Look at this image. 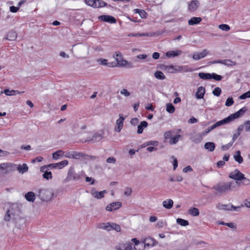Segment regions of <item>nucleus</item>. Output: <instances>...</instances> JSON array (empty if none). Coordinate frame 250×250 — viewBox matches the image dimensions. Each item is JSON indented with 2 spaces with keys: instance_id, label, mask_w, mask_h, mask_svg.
I'll use <instances>...</instances> for the list:
<instances>
[{
  "instance_id": "nucleus-22",
  "label": "nucleus",
  "mask_w": 250,
  "mask_h": 250,
  "mask_svg": "<svg viewBox=\"0 0 250 250\" xmlns=\"http://www.w3.org/2000/svg\"><path fill=\"white\" fill-rule=\"evenodd\" d=\"M232 205L229 204L228 205L218 204L217 206V208L219 209H223L225 210L231 211L232 210Z\"/></svg>"
},
{
  "instance_id": "nucleus-63",
  "label": "nucleus",
  "mask_w": 250,
  "mask_h": 250,
  "mask_svg": "<svg viewBox=\"0 0 250 250\" xmlns=\"http://www.w3.org/2000/svg\"><path fill=\"white\" fill-rule=\"evenodd\" d=\"M225 161H218L216 165H217V167H218V168H221L224 165H225Z\"/></svg>"
},
{
  "instance_id": "nucleus-29",
  "label": "nucleus",
  "mask_w": 250,
  "mask_h": 250,
  "mask_svg": "<svg viewBox=\"0 0 250 250\" xmlns=\"http://www.w3.org/2000/svg\"><path fill=\"white\" fill-rule=\"evenodd\" d=\"M188 213L190 215L195 217L199 215V210L196 208H191L188 211Z\"/></svg>"
},
{
  "instance_id": "nucleus-27",
  "label": "nucleus",
  "mask_w": 250,
  "mask_h": 250,
  "mask_svg": "<svg viewBox=\"0 0 250 250\" xmlns=\"http://www.w3.org/2000/svg\"><path fill=\"white\" fill-rule=\"evenodd\" d=\"M148 125L146 121H142L140 124L138 126L137 133L138 134L142 133L144 128L147 127Z\"/></svg>"
},
{
  "instance_id": "nucleus-31",
  "label": "nucleus",
  "mask_w": 250,
  "mask_h": 250,
  "mask_svg": "<svg viewBox=\"0 0 250 250\" xmlns=\"http://www.w3.org/2000/svg\"><path fill=\"white\" fill-rule=\"evenodd\" d=\"M3 92L7 96H13L15 95L16 94H20L21 93H22L23 92H20L18 90H9V89H5Z\"/></svg>"
},
{
  "instance_id": "nucleus-18",
  "label": "nucleus",
  "mask_w": 250,
  "mask_h": 250,
  "mask_svg": "<svg viewBox=\"0 0 250 250\" xmlns=\"http://www.w3.org/2000/svg\"><path fill=\"white\" fill-rule=\"evenodd\" d=\"M154 242H156L153 239L151 238H147L144 240L143 243L142 244V245L144 247H149L150 246L153 247L155 245Z\"/></svg>"
},
{
  "instance_id": "nucleus-59",
  "label": "nucleus",
  "mask_w": 250,
  "mask_h": 250,
  "mask_svg": "<svg viewBox=\"0 0 250 250\" xmlns=\"http://www.w3.org/2000/svg\"><path fill=\"white\" fill-rule=\"evenodd\" d=\"M192 170H193V169H192V167L190 166H189L185 167L183 169V172H185V173H187L188 171L191 172Z\"/></svg>"
},
{
  "instance_id": "nucleus-44",
  "label": "nucleus",
  "mask_w": 250,
  "mask_h": 250,
  "mask_svg": "<svg viewBox=\"0 0 250 250\" xmlns=\"http://www.w3.org/2000/svg\"><path fill=\"white\" fill-rule=\"evenodd\" d=\"M220 224L229 227L231 229H235L236 226L233 223H225L224 222H220Z\"/></svg>"
},
{
  "instance_id": "nucleus-47",
  "label": "nucleus",
  "mask_w": 250,
  "mask_h": 250,
  "mask_svg": "<svg viewBox=\"0 0 250 250\" xmlns=\"http://www.w3.org/2000/svg\"><path fill=\"white\" fill-rule=\"evenodd\" d=\"M132 190V188L130 187H126L125 188V191H124V195L126 196H129L131 195Z\"/></svg>"
},
{
  "instance_id": "nucleus-46",
  "label": "nucleus",
  "mask_w": 250,
  "mask_h": 250,
  "mask_svg": "<svg viewBox=\"0 0 250 250\" xmlns=\"http://www.w3.org/2000/svg\"><path fill=\"white\" fill-rule=\"evenodd\" d=\"M234 103L233 98L232 97L228 98L226 102L225 105L227 106H229L232 105Z\"/></svg>"
},
{
  "instance_id": "nucleus-1",
  "label": "nucleus",
  "mask_w": 250,
  "mask_h": 250,
  "mask_svg": "<svg viewBox=\"0 0 250 250\" xmlns=\"http://www.w3.org/2000/svg\"><path fill=\"white\" fill-rule=\"evenodd\" d=\"M247 109L246 107H244L239 110L238 111L235 112L234 114H231L229 115L227 118L219 121L212 125L209 126L208 129L205 130L203 134L204 135L207 134L209 133L210 131L214 129L216 127L219 126L220 125L229 124V123L232 122L234 119L239 118L241 115H242L245 112L247 111Z\"/></svg>"
},
{
  "instance_id": "nucleus-12",
  "label": "nucleus",
  "mask_w": 250,
  "mask_h": 250,
  "mask_svg": "<svg viewBox=\"0 0 250 250\" xmlns=\"http://www.w3.org/2000/svg\"><path fill=\"white\" fill-rule=\"evenodd\" d=\"M208 54V51L207 49H204L200 52H196L193 55V59L195 60H199L204 58Z\"/></svg>"
},
{
  "instance_id": "nucleus-26",
  "label": "nucleus",
  "mask_w": 250,
  "mask_h": 250,
  "mask_svg": "<svg viewBox=\"0 0 250 250\" xmlns=\"http://www.w3.org/2000/svg\"><path fill=\"white\" fill-rule=\"evenodd\" d=\"M202 21L200 17H193L188 21V23L190 25H193L199 23Z\"/></svg>"
},
{
  "instance_id": "nucleus-43",
  "label": "nucleus",
  "mask_w": 250,
  "mask_h": 250,
  "mask_svg": "<svg viewBox=\"0 0 250 250\" xmlns=\"http://www.w3.org/2000/svg\"><path fill=\"white\" fill-rule=\"evenodd\" d=\"M42 177L47 180L51 179L52 178V173L51 171H47L43 174Z\"/></svg>"
},
{
  "instance_id": "nucleus-40",
  "label": "nucleus",
  "mask_w": 250,
  "mask_h": 250,
  "mask_svg": "<svg viewBox=\"0 0 250 250\" xmlns=\"http://www.w3.org/2000/svg\"><path fill=\"white\" fill-rule=\"evenodd\" d=\"M58 169H62L68 164V161L66 160H63L60 162L57 163Z\"/></svg>"
},
{
  "instance_id": "nucleus-24",
  "label": "nucleus",
  "mask_w": 250,
  "mask_h": 250,
  "mask_svg": "<svg viewBox=\"0 0 250 250\" xmlns=\"http://www.w3.org/2000/svg\"><path fill=\"white\" fill-rule=\"evenodd\" d=\"M17 37V33L15 31H11L8 33L5 39L9 41H14L16 39Z\"/></svg>"
},
{
  "instance_id": "nucleus-56",
  "label": "nucleus",
  "mask_w": 250,
  "mask_h": 250,
  "mask_svg": "<svg viewBox=\"0 0 250 250\" xmlns=\"http://www.w3.org/2000/svg\"><path fill=\"white\" fill-rule=\"evenodd\" d=\"M49 169V168L47 167V165L42 166L40 168V171L43 173L48 171Z\"/></svg>"
},
{
  "instance_id": "nucleus-32",
  "label": "nucleus",
  "mask_w": 250,
  "mask_h": 250,
  "mask_svg": "<svg viewBox=\"0 0 250 250\" xmlns=\"http://www.w3.org/2000/svg\"><path fill=\"white\" fill-rule=\"evenodd\" d=\"M154 75V77L158 80H164L166 79V77L164 75V73L162 71H156L155 72Z\"/></svg>"
},
{
  "instance_id": "nucleus-62",
  "label": "nucleus",
  "mask_w": 250,
  "mask_h": 250,
  "mask_svg": "<svg viewBox=\"0 0 250 250\" xmlns=\"http://www.w3.org/2000/svg\"><path fill=\"white\" fill-rule=\"evenodd\" d=\"M139 14L140 16L142 18H146V13L144 10H141V11H140Z\"/></svg>"
},
{
  "instance_id": "nucleus-17",
  "label": "nucleus",
  "mask_w": 250,
  "mask_h": 250,
  "mask_svg": "<svg viewBox=\"0 0 250 250\" xmlns=\"http://www.w3.org/2000/svg\"><path fill=\"white\" fill-rule=\"evenodd\" d=\"M97 61L101 65L107 66L109 67H116V65L114 62H108L107 60L104 59H98Z\"/></svg>"
},
{
  "instance_id": "nucleus-2",
  "label": "nucleus",
  "mask_w": 250,
  "mask_h": 250,
  "mask_svg": "<svg viewBox=\"0 0 250 250\" xmlns=\"http://www.w3.org/2000/svg\"><path fill=\"white\" fill-rule=\"evenodd\" d=\"M232 183V182L219 183L214 186L212 189L216 190L217 192V193L219 194L225 193L230 189Z\"/></svg>"
},
{
  "instance_id": "nucleus-37",
  "label": "nucleus",
  "mask_w": 250,
  "mask_h": 250,
  "mask_svg": "<svg viewBox=\"0 0 250 250\" xmlns=\"http://www.w3.org/2000/svg\"><path fill=\"white\" fill-rule=\"evenodd\" d=\"M175 107L171 103H168L166 104V110L169 113L172 114L175 111Z\"/></svg>"
},
{
  "instance_id": "nucleus-45",
  "label": "nucleus",
  "mask_w": 250,
  "mask_h": 250,
  "mask_svg": "<svg viewBox=\"0 0 250 250\" xmlns=\"http://www.w3.org/2000/svg\"><path fill=\"white\" fill-rule=\"evenodd\" d=\"M219 28L223 31H228L230 29L229 26L226 24H222L219 25Z\"/></svg>"
},
{
  "instance_id": "nucleus-38",
  "label": "nucleus",
  "mask_w": 250,
  "mask_h": 250,
  "mask_svg": "<svg viewBox=\"0 0 250 250\" xmlns=\"http://www.w3.org/2000/svg\"><path fill=\"white\" fill-rule=\"evenodd\" d=\"M176 222L178 224L182 226H187L189 224V223L187 220L182 218L177 219Z\"/></svg>"
},
{
  "instance_id": "nucleus-49",
  "label": "nucleus",
  "mask_w": 250,
  "mask_h": 250,
  "mask_svg": "<svg viewBox=\"0 0 250 250\" xmlns=\"http://www.w3.org/2000/svg\"><path fill=\"white\" fill-rule=\"evenodd\" d=\"M241 183L242 184L245 186H248L250 184V180L245 177V175H244L243 179H241Z\"/></svg>"
},
{
  "instance_id": "nucleus-6",
  "label": "nucleus",
  "mask_w": 250,
  "mask_h": 250,
  "mask_svg": "<svg viewBox=\"0 0 250 250\" xmlns=\"http://www.w3.org/2000/svg\"><path fill=\"white\" fill-rule=\"evenodd\" d=\"M39 196L43 201H48L53 196V192L49 189H39L38 191Z\"/></svg>"
},
{
  "instance_id": "nucleus-42",
  "label": "nucleus",
  "mask_w": 250,
  "mask_h": 250,
  "mask_svg": "<svg viewBox=\"0 0 250 250\" xmlns=\"http://www.w3.org/2000/svg\"><path fill=\"white\" fill-rule=\"evenodd\" d=\"M212 79L215 81H220L222 80V77L221 75H218L214 73H212L211 74V79Z\"/></svg>"
},
{
  "instance_id": "nucleus-28",
  "label": "nucleus",
  "mask_w": 250,
  "mask_h": 250,
  "mask_svg": "<svg viewBox=\"0 0 250 250\" xmlns=\"http://www.w3.org/2000/svg\"><path fill=\"white\" fill-rule=\"evenodd\" d=\"M102 139V136L100 134L95 133L92 136V138L88 139L86 140L85 141L95 142L99 141Z\"/></svg>"
},
{
  "instance_id": "nucleus-15",
  "label": "nucleus",
  "mask_w": 250,
  "mask_h": 250,
  "mask_svg": "<svg viewBox=\"0 0 250 250\" xmlns=\"http://www.w3.org/2000/svg\"><path fill=\"white\" fill-rule=\"evenodd\" d=\"M199 5V2L197 0H192L188 5V9L190 12L195 11Z\"/></svg>"
},
{
  "instance_id": "nucleus-64",
  "label": "nucleus",
  "mask_w": 250,
  "mask_h": 250,
  "mask_svg": "<svg viewBox=\"0 0 250 250\" xmlns=\"http://www.w3.org/2000/svg\"><path fill=\"white\" fill-rule=\"evenodd\" d=\"M244 204L247 207L250 208V198L245 200Z\"/></svg>"
},
{
  "instance_id": "nucleus-57",
  "label": "nucleus",
  "mask_w": 250,
  "mask_h": 250,
  "mask_svg": "<svg viewBox=\"0 0 250 250\" xmlns=\"http://www.w3.org/2000/svg\"><path fill=\"white\" fill-rule=\"evenodd\" d=\"M152 145L153 146H157L158 142L157 141H149L146 143V146Z\"/></svg>"
},
{
  "instance_id": "nucleus-48",
  "label": "nucleus",
  "mask_w": 250,
  "mask_h": 250,
  "mask_svg": "<svg viewBox=\"0 0 250 250\" xmlns=\"http://www.w3.org/2000/svg\"><path fill=\"white\" fill-rule=\"evenodd\" d=\"M221 93V89L220 87H216L212 91V93L214 96H219Z\"/></svg>"
},
{
  "instance_id": "nucleus-3",
  "label": "nucleus",
  "mask_w": 250,
  "mask_h": 250,
  "mask_svg": "<svg viewBox=\"0 0 250 250\" xmlns=\"http://www.w3.org/2000/svg\"><path fill=\"white\" fill-rule=\"evenodd\" d=\"M17 169V165L12 163H2L0 164V176L11 173Z\"/></svg>"
},
{
  "instance_id": "nucleus-61",
  "label": "nucleus",
  "mask_w": 250,
  "mask_h": 250,
  "mask_svg": "<svg viewBox=\"0 0 250 250\" xmlns=\"http://www.w3.org/2000/svg\"><path fill=\"white\" fill-rule=\"evenodd\" d=\"M133 244L131 243H128L127 244L125 248V250H131L132 249Z\"/></svg>"
},
{
  "instance_id": "nucleus-9",
  "label": "nucleus",
  "mask_w": 250,
  "mask_h": 250,
  "mask_svg": "<svg viewBox=\"0 0 250 250\" xmlns=\"http://www.w3.org/2000/svg\"><path fill=\"white\" fill-rule=\"evenodd\" d=\"M244 174L241 173L238 169H235L233 171L231 172L229 175V177L232 179L236 181H240L243 179Z\"/></svg>"
},
{
  "instance_id": "nucleus-54",
  "label": "nucleus",
  "mask_w": 250,
  "mask_h": 250,
  "mask_svg": "<svg viewBox=\"0 0 250 250\" xmlns=\"http://www.w3.org/2000/svg\"><path fill=\"white\" fill-rule=\"evenodd\" d=\"M10 212V211L9 209L7 210L6 213L4 218V220L5 221H10V215H11V213Z\"/></svg>"
},
{
  "instance_id": "nucleus-23",
  "label": "nucleus",
  "mask_w": 250,
  "mask_h": 250,
  "mask_svg": "<svg viewBox=\"0 0 250 250\" xmlns=\"http://www.w3.org/2000/svg\"><path fill=\"white\" fill-rule=\"evenodd\" d=\"M24 197L27 201L31 202H33L36 199L34 193L32 191H29L26 193Z\"/></svg>"
},
{
  "instance_id": "nucleus-21",
  "label": "nucleus",
  "mask_w": 250,
  "mask_h": 250,
  "mask_svg": "<svg viewBox=\"0 0 250 250\" xmlns=\"http://www.w3.org/2000/svg\"><path fill=\"white\" fill-rule=\"evenodd\" d=\"M193 70V68L188 65L179 66L177 68V71L180 72H192Z\"/></svg>"
},
{
  "instance_id": "nucleus-19",
  "label": "nucleus",
  "mask_w": 250,
  "mask_h": 250,
  "mask_svg": "<svg viewBox=\"0 0 250 250\" xmlns=\"http://www.w3.org/2000/svg\"><path fill=\"white\" fill-rule=\"evenodd\" d=\"M17 170H18L20 173L23 174L28 171V167L26 164L17 165Z\"/></svg>"
},
{
  "instance_id": "nucleus-7",
  "label": "nucleus",
  "mask_w": 250,
  "mask_h": 250,
  "mask_svg": "<svg viewBox=\"0 0 250 250\" xmlns=\"http://www.w3.org/2000/svg\"><path fill=\"white\" fill-rule=\"evenodd\" d=\"M84 2L87 5L94 8H102L107 5V4L102 0H84Z\"/></svg>"
},
{
  "instance_id": "nucleus-13",
  "label": "nucleus",
  "mask_w": 250,
  "mask_h": 250,
  "mask_svg": "<svg viewBox=\"0 0 250 250\" xmlns=\"http://www.w3.org/2000/svg\"><path fill=\"white\" fill-rule=\"evenodd\" d=\"M98 19L101 21L111 23H115L116 22V19L113 16L109 15H102L99 16Z\"/></svg>"
},
{
  "instance_id": "nucleus-8",
  "label": "nucleus",
  "mask_w": 250,
  "mask_h": 250,
  "mask_svg": "<svg viewBox=\"0 0 250 250\" xmlns=\"http://www.w3.org/2000/svg\"><path fill=\"white\" fill-rule=\"evenodd\" d=\"M83 172L76 173L73 169H70L67 173V178L69 180L78 181L83 177Z\"/></svg>"
},
{
  "instance_id": "nucleus-14",
  "label": "nucleus",
  "mask_w": 250,
  "mask_h": 250,
  "mask_svg": "<svg viewBox=\"0 0 250 250\" xmlns=\"http://www.w3.org/2000/svg\"><path fill=\"white\" fill-rule=\"evenodd\" d=\"M121 206L122 203L120 202H113L106 207V210L108 211H112L113 210L119 208Z\"/></svg>"
},
{
  "instance_id": "nucleus-50",
  "label": "nucleus",
  "mask_w": 250,
  "mask_h": 250,
  "mask_svg": "<svg viewBox=\"0 0 250 250\" xmlns=\"http://www.w3.org/2000/svg\"><path fill=\"white\" fill-rule=\"evenodd\" d=\"M247 98H250V91H249L239 97V99L241 100L245 99Z\"/></svg>"
},
{
  "instance_id": "nucleus-51",
  "label": "nucleus",
  "mask_w": 250,
  "mask_h": 250,
  "mask_svg": "<svg viewBox=\"0 0 250 250\" xmlns=\"http://www.w3.org/2000/svg\"><path fill=\"white\" fill-rule=\"evenodd\" d=\"M121 94L125 96V97H128L130 95V93L126 89H123L120 91Z\"/></svg>"
},
{
  "instance_id": "nucleus-39",
  "label": "nucleus",
  "mask_w": 250,
  "mask_h": 250,
  "mask_svg": "<svg viewBox=\"0 0 250 250\" xmlns=\"http://www.w3.org/2000/svg\"><path fill=\"white\" fill-rule=\"evenodd\" d=\"M183 177L180 175H175L171 176L169 181L170 182H181L183 180Z\"/></svg>"
},
{
  "instance_id": "nucleus-25",
  "label": "nucleus",
  "mask_w": 250,
  "mask_h": 250,
  "mask_svg": "<svg viewBox=\"0 0 250 250\" xmlns=\"http://www.w3.org/2000/svg\"><path fill=\"white\" fill-rule=\"evenodd\" d=\"M107 191L105 190L101 191H94L92 193V195L95 198L100 199L104 197V194L106 193Z\"/></svg>"
},
{
  "instance_id": "nucleus-10",
  "label": "nucleus",
  "mask_w": 250,
  "mask_h": 250,
  "mask_svg": "<svg viewBox=\"0 0 250 250\" xmlns=\"http://www.w3.org/2000/svg\"><path fill=\"white\" fill-rule=\"evenodd\" d=\"M119 118L116 122V125L114 128V131L117 132H120L123 127V124L125 121V118L122 115H119Z\"/></svg>"
},
{
  "instance_id": "nucleus-60",
  "label": "nucleus",
  "mask_w": 250,
  "mask_h": 250,
  "mask_svg": "<svg viewBox=\"0 0 250 250\" xmlns=\"http://www.w3.org/2000/svg\"><path fill=\"white\" fill-rule=\"evenodd\" d=\"M138 123H139V120L138 119V118H136L132 119L130 121L131 124L134 126L137 125Z\"/></svg>"
},
{
  "instance_id": "nucleus-58",
  "label": "nucleus",
  "mask_w": 250,
  "mask_h": 250,
  "mask_svg": "<svg viewBox=\"0 0 250 250\" xmlns=\"http://www.w3.org/2000/svg\"><path fill=\"white\" fill-rule=\"evenodd\" d=\"M19 6L15 7L11 6L10 7V11L12 13H16L19 10Z\"/></svg>"
},
{
  "instance_id": "nucleus-4",
  "label": "nucleus",
  "mask_w": 250,
  "mask_h": 250,
  "mask_svg": "<svg viewBox=\"0 0 250 250\" xmlns=\"http://www.w3.org/2000/svg\"><path fill=\"white\" fill-rule=\"evenodd\" d=\"M52 156H88L83 153L76 151H64L59 150L52 153Z\"/></svg>"
},
{
  "instance_id": "nucleus-36",
  "label": "nucleus",
  "mask_w": 250,
  "mask_h": 250,
  "mask_svg": "<svg viewBox=\"0 0 250 250\" xmlns=\"http://www.w3.org/2000/svg\"><path fill=\"white\" fill-rule=\"evenodd\" d=\"M99 228L107 231L111 230V224L109 223H103L100 225Z\"/></svg>"
},
{
  "instance_id": "nucleus-55",
  "label": "nucleus",
  "mask_w": 250,
  "mask_h": 250,
  "mask_svg": "<svg viewBox=\"0 0 250 250\" xmlns=\"http://www.w3.org/2000/svg\"><path fill=\"white\" fill-rule=\"evenodd\" d=\"M171 134H172V132L171 131H167L164 134L165 139L166 140H167V139H169V140H170V138L171 137Z\"/></svg>"
},
{
  "instance_id": "nucleus-33",
  "label": "nucleus",
  "mask_w": 250,
  "mask_h": 250,
  "mask_svg": "<svg viewBox=\"0 0 250 250\" xmlns=\"http://www.w3.org/2000/svg\"><path fill=\"white\" fill-rule=\"evenodd\" d=\"M180 137H181V135H178V134L171 137L170 138V139L169 141V144L174 145V144H176L178 142L179 138Z\"/></svg>"
},
{
  "instance_id": "nucleus-11",
  "label": "nucleus",
  "mask_w": 250,
  "mask_h": 250,
  "mask_svg": "<svg viewBox=\"0 0 250 250\" xmlns=\"http://www.w3.org/2000/svg\"><path fill=\"white\" fill-rule=\"evenodd\" d=\"M210 63L211 64L220 63L227 66H233L235 65V62H233L231 60L229 59H226L224 60H215L213 62H210Z\"/></svg>"
},
{
  "instance_id": "nucleus-34",
  "label": "nucleus",
  "mask_w": 250,
  "mask_h": 250,
  "mask_svg": "<svg viewBox=\"0 0 250 250\" xmlns=\"http://www.w3.org/2000/svg\"><path fill=\"white\" fill-rule=\"evenodd\" d=\"M211 74L210 73H205L200 72L198 74L199 77L203 80H210L211 79Z\"/></svg>"
},
{
  "instance_id": "nucleus-5",
  "label": "nucleus",
  "mask_w": 250,
  "mask_h": 250,
  "mask_svg": "<svg viewBox=\"0 0 250 250\" xmlns=\"http://www.w3.org/2000/svg\"><path fill=\"white\" fill-rule=\"evenodd\" d=\"M114 58L116 61V62H114L116 66L124 67L128 65L129 67H132L131 65V63H129L127 61L123 59V57L121 53L116 52Z\"/></svg>"
},
{
  "instance_id": "nucleus-35",
  "label": "nucleus",
  "mask_w": 250,
  "mask_h": 250,
  "mask_svg": "<svg viewBox=\"0 0 250 250\" xmlns=\"http://www.w3.org/2000/svg\"><path fill=\"white\" fill-rule=\"evenodd\" d=\"M205 148L210 151H213L215 148V144L212 142H208L205 144Z\"/></svg>"
},
{
  "instance_id": "nucleus-52",
  "label": "nucleus",
  "mask_w": 250,
  "mask_h": 250,
  "mask_svg": "<svg viewBox=\"0 0 250 250\" xmlns=\"http://www.w3.org/2000/svg\"><path fill=\"white\" fill-rule=\"evenodd\" d=\"M244 127L246 131H250V121L247 120L244 123Z\"/></svg>"
},
{
  "instance_id": "nucleus-20",
  "label": "nucleus",
  "mask_w": 250,
  "mask_h": 250,
  "mask_svg": "<svg viewBox=\"0 0 250 250\" xmlns=\"http://www.w3.org/2000/svg\"><path fill=\"white\" fill-rule=\"evenodd\" d=\"M182 54V51L179 50H173L167 52L166 56L168 58L175 57L180 55Z\"/></svg>"
},
{
  "instance_id": "nucleus-53",
  "label": "nucleus",
  "mask_w": 250,
  "mask_h": 250,
  "mask_svg": "<svg viewBox=\"0 0 250 250\" xmlns=\"http://www.w3.org/2000/svg\"><path fill=\"white\" fill-rule=\"evenodd\" d=\"M233 143H232L231 142H230V143H228L227 145L222 146V149L223 150H228V149H229L232 146Z\"/></svg>"
},
{
  "instance_id": "nucleus-16",
  "label": "nucleus",
  "mask_w": 250,
  "mask_h": 250,
  "mask_svg": "<svg viewBox=\"0 0 250 250\" xmlns=\"http://www.w3.org/2000/svg\"><path fill=\"white\" fill-rule=\"evenodd\" d=\"M205 93V88L203 86H200L198 88L195 93V97L197 99H201L204 98Z\"/></svg>"
},
{
  "instance_id": "nucleus-41",
  "label": "nucleus",
  "mask_w": 250,
  "mask_h": 250,
  "mask_svg": "<svg viewBox=\"0 0 250 250\" xmlns=\"http://www.w3.org/2000/svg\"><path fill=\"white\" fill-rule=\"evenodd\" d=\"M111 229H114L117 232H120L121 231V229L119 225L112 223L111 224Z\"/></svg>"
},
{
  "instance_id": "nucleus-30",
  "label": "nucleus",
  "mask_w": 250,
  "mask_h": 250,
  "mask_svg": "<svg viewBox=\"0 0 250 250\" xmlns=\"http://www.w3.org/2000/svg\"><path fill=\"white\" fill-rule=\"evenodd\" d=\"M173 204V202L170 199H167V200L164 201L163 202V206L167 209H170L172 208Z\"/></svg>"
}]
</instances>
